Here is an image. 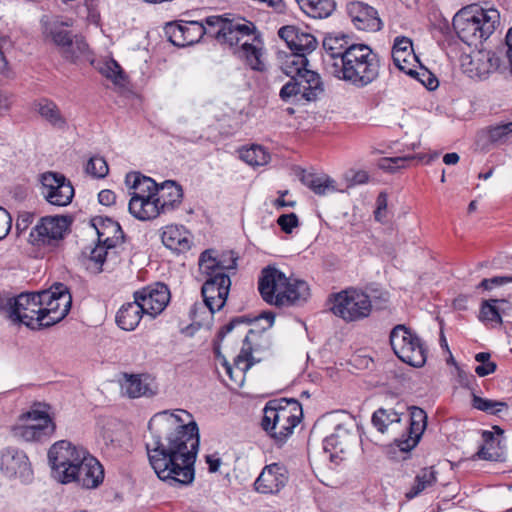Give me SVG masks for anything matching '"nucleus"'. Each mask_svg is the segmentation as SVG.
<instances>
[{"label": "nucleus", "instance_id": "obj_1", "mask_svg": "<svg viewBox=\"0 0 512 512\" xmlns=\"http://www.w3.org/2000/svg\"><path fill=\"white\" fill-rule=\"evenodd\" d=\"M148 428L152 442L146 444L149 462L157 477L173 488L191 485L199 450V429L185 410L154 415Z\"/></svg>", "mask_w": 512, "mask_h": 512}, {"label": "nucleus", "instance_id": "obj_2", "mask_svg": "<svg viewBox=\"0 0 512 512\" xmlns=\"http://www.w3.org/2000/svg\"><path fill=\"white\" fill-rule=\"evenodd\" d=\"M258 290L266 303L277 307L305 301L310 294L305 281L288 278L275 266H267L261 270Z\"/></svg>", "mask_w": 512, "mask_h": 512}, {"label": "nucleus", "instance_id": "obj_3", "mask_svg": "<svg viewBox=\"0 0 512 512\" xmlns=\"http://www.w3.org/2000/svg\"><path fill=\"white\" fill-rule=\"evenodd\" d=\"M379 71L380 62L372 49L365 44H356L341 58L340 63H334L330 74L357 87H364L378 77Z\"/></svg>", "mask_w": 512, "mask_h": 512}, {"label": "nucleus", "instance_id": "obj_4", "mask_svg": "<svg viewBox=\"0 0 512 512\" xmlns=\"http://www.w3.org/2000/svg\"><path fill=\"white\" fill-rule=\"evenodd\" d=\"M499 19L500 15L496 9L470 6L455 14L452 26L463 43L477 47L493 34L499 25Z\"/></svg>", "mask_w": 512, "mask_h": 512}, {"label": "nucleus", "instance_id": "obj_5", "mask_svg": "<svg viewBox=\"0 0 512 512\" xmlns=\"http://www.w3.org/2000/svg\"><path fill=\"white\" fill-rule=\"evenodd\" d=\"M303 415L301 404L295 399H273L263 408L262 429L281 446L293 434Z\"/></svg>", "mask_w": 512, "mask_h": 512}, {"label": "nucleus", "instance_id": "obj_6", "mask_svg": "<svg viewBox=\"0 0 512 512\" xmlns=\"http://www.w3.org/2000/svg\"><path fill=\"white\" fill-rule=\"evenodd\" d=\"M389 344L402 362L422 368L427 361L428 347L425 341L410 327L404 324L396 325L389 334Z\"/></svg>", "mask_w": 512, "mask_h": 512}, {"label": "nucleus", "instance_id": "obj_7", "mask_svg": "<svg viewBox=\"0 0 512 512\" xmlns=\"http://www.w3.org/2000/svg\"><path fill=\"white\" fill-rule=\"evenodd\" d=\"M90 454L80 446L61 440L54 443L48 451L52 476L62 484L71 483L78 467Z\"/></svg>", "mask_w": 512, "mask_h": 512}, {"label": "nucleus", "instance_id": "obj_8", "mask_svg": "<svg viewBox=\"0 0 512 512\" xmlns=\"http://www.w3.org/2000/svg\"><path fill=\"white\" fill-rule=\"evenodd\" d=\"M209 25V36L221 44L237 48L245 40H249L258 31L255 24L244 18H228L220 15L206 17Z\"/></svg>", "mask_w": 512, "mask_h": 512}, {"label": "nucleus", "instance_id": "obj_9", "mask_svg": "<svg viewBox=\"0 0 512 512\" xmlns=\"http://www.w3.org/2000/svg\"><path fill=\"white\" fill-rule=\"evenodd\" d=\"M55 429L49 414L33 407L20 415L18 424L13 427V433L26 442H40L48 439Z\"/></svg>", "mask_w": 512, "mask_h": 512}, {"label": "nucleus", "instance_id": "obj_10", "mask_svg": "<svg viewBox=\"0 0 512 512\" xmlns=\"http://www.w3.org/2000/svg\"><path fill=\"white\" fill-rule=\"evenodd\" d=\"M372 310L369 295L357 289H346L334 295L331 311L346 322L368 317Z\"/></svg>", "mask_w": 512, "mask_h": 512}, {"label": "nucleus", "instance_id": "obj_11", "mask_svg": "<svg viewBox=\"0 0 512 512\" xmlns=\"http://www.w3.org/2000/svg\"><path fill=\"white\" fill-rule=\"evenodd\" d=\"M38 292H25L10 298L7 317L14 324H23L31 329L42 328L43 310Z\"/></svg>", "mask_w": 512, "mask_h": 512}, {"label": "nucleus", "instance_id": "obj_12", "mask_svg": "<svg viewBox=\"0 0 512 512\" xmlns=\"http://www.w3.org/2000/svg\"><path fill=\"white\" fill-rule=\"evenodd\" d=\"M38 295L43 310L42 326L49 327L60 322L70 311L72 297L64 284L57 283L49 290L38 292Z\"/></svg>", "mask_w": 512, "mask_h": 512}, {"label": "nucleus", "instance_id": "obj_13", "mask_svg": "<svg viewBox=\"0 0 512 512\" xmlns=\"http://www.w3.org/2000/svg\"><path fill=\"white\" fill-rule=\"evenodd\" d=\"M98 244L91 249L89 254V268L95 272H101L106 257L117 245L123 242V231L119 223L106 219L101 221L100 227H96Z\"/></svg>", "mask_w": 512, "mask_h": 512}, {"label": "nucleus", "instance_id": "obj_14", "mask_svg": "<svg viewBox=\"0 0 512 512\" xmlns=\"http://www.w3.org/2000/svg\"><path fill=\"white\" fill-rule=\"evenodd\" d=\"M68 216H44L39 219L29 234V242L38 248L55 247L69 230Z\"/></svg>", "mask_w": 512, "mask_h": 512}, {"label": "nucleus", "instance_id": "obj_15", "mask_svg": "<svg viewBox=\"0 0 512 512\" xmlns=\"http://www.w3.org/2000/svg\"><path fill=\"white\" fill-rule=\"evenodd\" d=\"M40 194L51 205L64 207L72 202L74 188L60 173L45 172L40 176Z\"/></svg>", "mask_w": 512, "mask_h": 512}, {"label": "nucleus", "instance_id": "obj_16", "mask_svg": "<svg viewBox=\"0 0 512 512\" xmlns=\"http://www.w3.org/2000/svg\"><path fill=\"white\" fill-rule=\"evenodd\" d=\"M205 280L201 288V293L205 305L211 313H215L223 308L226 303L231 280L226 273L204 275Z\"/></svg>", "mask_w": 512, "mask_h": 512}, {"label": "nucleus", "instance_id": "obj_17", "mask_svg": "<svg viewBox=\"0 0 512 512\" xmlns=\"http://www.w3.org/2000/svg\"><path fill=\"white\" fill-rule=\"evenodd\" d=\"M134 299L146 315L155 318L161 314L170 301V291L164 283L156 282L134 292Z\"/></svg>", "mask_w": 512, "mask_h": 512}, {"label": "nucleus", "instance_id": "obj_18", "mask_svg": "<svg viewBox=\"0 0 512 512\" xmlns=\"http://www.w3.org/2000/svg\"><path fill=\"white\" fill-rule=\"evenodd\" d=\"M0 469L6 477H18L23 481H29L33 475L27 455L22 450L12 447L2 450Z\"/></svg>", "mask_w": 512, "mask_h": 512}, {"label": "nucleus", "instance_id": "obj_19", "mask_svg": "<svg viewBox=\"0 0 512 512\" xmlns=\"http://www.w3.org/2000/svg\"><path fill=\"white\" fill-rule=\"evenodd\" d=\"M233 53L252 70L258 72L266 70L264 43L259 32L249 40L243 41Z\"/></svg>", "mask_w": 512, "mask_h": 512}, {"label": "nucleus", "instance_id": "obj_20", "mask_svg": "<svg viewBox=\"0 0 512 512\" xmlns=\"http://www.w3.org/2000/svg\"><path fill=\"white\" fill-rule=\"evenodd\" d=\"M238 256L233 251L216 254L215 250L208 249L200 254L198 265L201 274L211 275L225 273L237 268Z\"/></svg>", "mask_w": 512, "mask_h": 512}, {"label": "nucleus", "instance_id": "obj_21", "mask_svg": "<svg viewBox=\"0 0 512 512\" xmlns=\"http://www.w3.org/2000/svg\"><path fill=\"white\" fill-rule=\"evenodd\" d=\"M288 482L287 469L279 464L266 465L254 485L257 492L262 494H277Z\"/></svg>", "mask_w": 512, "mask_h": 512}, {"label": "nucleus", "instance_id": "obj_22", "mask_svg": "<svg viewBox=\"0 0 512 512\" xmlns=\"http://www.w3.org/2000/svg\"><path fill=\"white\" fill-rule=\"evenodd\" d=\"M350 37L343 33L328 34L323 40V48L325 54L323 61L326 70L331 73L334 69V63H340L341 58L347 55L348 50L355 46Z\"/></svg>", "mask_w": 512, "mask_h": 512}, {"label": "nucleus", "instance_id": "obj_23", "mask_svg": "<svg viewBox=\"0 0 512 512\" xmlns=\"http://www.w3.org/2000/svg\"><path fill=\"white\" fill-rule=\"evenodd\" d=\"M354 427L353 422H350V424H339L335 427L334 432L323 440V449L326 453H329L331 460L337 458L339 454L346 452L355 443L356 434Z\"/></svg>", "mask_w": 512, "mask_h": 512}, {"label": "nucleus", "instance_id": "obj_24", "mask_svg": "<svg viewBox=\"0 0 512 512\" xmlns=\"http://www.w3.org/2000/svg\"><path fill=\"white\" fill-rule=\"evenodd\" d=\"M278 35L286 43L289 51L303 53L305 56L312 53L318 45L314 35L296 26L281 27Z\"/></svg>", "mask_w": 512, "mask_h": 512}, {"label": "nucleus", "instance_id": "obj_25", "mask_svg": "<svg viewBox=\"0 0 512 512\" xmlns=\"http://www.w3.org/2000/svg\"><path fill=\"white\" fill-rule=\"evenodd\" d=\"M347 13L359 30L374 32L381 28L382 21L378 11L363 2H350L347 5Z\"/></svg>", "mask_w": 512, "mask_h": 512}, {"label": "nucleus", "instance_id": "obj_26", "mask_svg": "<svg viewBox=\"0 0 512 512\" xmlns=\"http://www.w3.org/2000/svg\"><path fill=\"white\" fill-rule=\"evenodd\" d=\"M427 424L409 421V426L400 438H395L394 442L386 447V454L390 458H395L396 450L402 454V459L408 458V454L419 443Z\"/></svg>", "mask_w": 512, "mask_h": 512}, {"label": "nucleus", "instance_id": "obj_27", "mask_svg": "<svg viewBox=\"0 0 512 512\" xmlns=\"http://www.w3.org/2000/svg\"><path fill=\"white\" fill-rule=\"evenodd\" d=\"M72 482L87 489L97 488L104 480V469L101 463L89 455L74 473Z\"/></svg>", "mask_w": 512, "mask_h": 512}, {"label": "nucleus", "instance_id": "obj_28", "mask_svg": "<svg viewBox=\"0 0 512 512\" xmlns=\"http://www.w3.org/2000/svg\"><path fill=\"white\" fill-rule=\"evenodd\" d=\"M155 198L160 214L171 212L181 205L183 200V189L175 181L166 180L160 185L157 184V193H155Z\"/></svg>", "mask_w": 512, "mask_h": 512}, {"label": "nucleus", "instance_id": "obj_29", "mask_svg": "<svg viewBox=\"0 0 512 512\" xmlns=\"http://www.w3.org/2000/svg\"><path fill=\"white\" fill-rule=\"evenodd\" d=\"M161 238L165 247L176 253L187 252L192 245L191 234L182 225L165 226Z\"/></svg>", "mask_w": 512, "mask_h": 512}, {"label": "nucleus", "instance_id": "obj_30", "mask_svg": "<svg viewBox=\"0 0 512 512\" xmlns=\"http://www.w3.org/2000/svg\"><path fill=\"white\" fill-rule=\"evenodd\" d=\"M308 64L303 53L282 50L277 53V65L288 77H300L308 69Z\"/></svg>", "mask_w": 512, "mask_h": 512}, {"label": "nucleus", "instance_id": "obj_31", "mask_svg": "<svg viewBox=\"0 0 512 512\" xmlns=\"http://www.w3.org/2000/svg\"><path fill=\"white\" fill-rule=\"evenodd\" d=\"M129 213L140 221H149L160 215V210L155 196L131 197L128 203Z\"/></svg>", "mask_w": 512, "mask_h": 512}, {"label": "nucleus", "instance_id": "obj_32", "mask_svg": "<svg viewBox=\"0 0 512 512\" xmlns=\"http://www.w3.org/2000/svg\"><path fill=\"white\" fill-rule=\"evenodd\" d=\"M125 184L129 188L131 197H151L157 193V183L140 172H130L125 177Z\"/></svg>", "mask_w": 512, "mask_h": 512}, {"label": "nucleus", "instance_id": "obj_33", "mask_svg": "<svg viewBox=\"0 0 512 512\" xmlns=\"http://www.w3.org/2000/svg\"><path fill=\"white\" fill-rule=\"evenodd\" d=\"M302 183L310 188L315 194L325 196L335 192H343L336 181L326 174H316L303 171Z\"/></svg>", "mask_w": 512, "mask_h": 512}, {"label": "nucleus", "instance_id": "obj_34", "mask_svg": "<svg viewBox=\"0 0 512 512\" xmlns=\"http://www.w3.org/2000/svg\"><path fill=\"white\" fill-rule=\"evenodd\" d=\"M145 375L125 374L121 381L122 393L129 398L149 397L155 394L154 389L147 382Z\"/></svg>", "mask_w": 512, "mask_h": 512}, {"label": "nucleus", "instance_id": "obj_35", "mask_svg": "<svg viewBox=\"0 0 512 512\" xmlns=\"http://www.w3.org/2000/svg\"><path fill=\"white\" fill-rule=\"evenodd\" d=\"M145 314L143 308L134 299L133 302L123 304L116 313L117 325L125 331H133Z\"/></svg>", "mask_w": 512, "mask_h": 512}, {"label": "nucleus", "instance_id": "obj_36", "mask_svg": "<svg viewBox=\"0 0 512 512\" xmlns=\"http://www.w3.org/2000/svg\"><path fill=\"white\" fill-rule=\"evenodd\" d=\"M298 79L306 101H315L324 92V83L317 72L307 69Z\"/></svg>", "mask_w": 512, "mask_h": 512}, {"label": "nucleus", "instance_id": "obj_37", "mask_svg": "<svg viewBox=\"0 0 512 512\" xmlns=\"http://www.w3.org/2000/svg\"><path fill=\"white\" fill-rule=\"evenodd\" d=\"M34 106L38 114L53 127L64 129L67 126L65 117L62 115L57 104L52 100L42 98Z\"/></svg>", "mask_w": 512, "mask_h": 512}, {"label": "nucleus", "instance_id": "obj_38", "mask_svg": "<svg viewBox=\"0 0 512 512\" xmlns=\"http://www.w3.org/2000/svg\"><path fill=\"white\" fill-rule=\"evenodd\" d=\"M297 2L308 16L315 19L329 17L336 6L334 0H297Z\"/></svg>", "mask_w": 512, "mask_h": 512}, {"label": "nucleus", "instance_id": "obj_39", "mask_svg": "<svg viewBox=\"0 0 512 512\" xmlns=\"http://www.w3.org/2000/svg\"><path fill=\"white\" fill-rule=\"evenodd\" d=\"M482 439L484 444L479 448L476 453V456L479 459L486 461H502L503 454L494 449L495 443L499 444V441L496 440L494 433L489 430L482 431Z\"/></svg>", "mask_w": 512, "mask_h": 512}, {"label": "nucleus", "instance_id": "obj_40", "mask_svg": "<svg viewBox=\"0 0 512 512\" xmlns=\"http://www.w3.org/2000/svg\"><path fill=\"white\" fill-rule=\"evenodd\" d=\"M241 160L256 167L266 165L270 161L269 152L261 145H251L239 151Z\"/></svg>", "mask_w": 512, "mask_h": 512}, {"label": "nucleus", "instance_id": "obj_41", "mask_svg": "<svg viewBox=\"0 0 512 512\" xmlns=\"http://www.w3.org/2000/svg\"><path fill=\"white\" fill-rule=\"evenodd\" d=\"M497 303L505 304L507 301L505 299H489L482 301L478 316L481 322L485 324H502L501 311L499 307L496 306Z\"/></svg>", "mask_w": 512, "mask_h": 512}, {"label": "nucleus", "instance_id": "obj_42", "mask_svg": "<svg viewBox=\"0 0 512 512\" xmlns=\"http://www.w3.org/2000/svg\"><path fill=\"white\" fill-rule=\"evenodd\" d=\"M436 481V471H434L432 467L422 469V471L416 475L413 486L406 493V498L413 499L417 497L427 487L435 484Z\"/></svg>", "mask_w": 512, "mask_h": 512}, {"label": "nucleus", "instance_id": "obj_43", "mask_svg": "<svg viewBox=\"0 0 512 512\" xmlns=\"http://www.w3.org/2000/svg\"><path fill=\"white\" fill-rule=\"evenodd\" d=\"M183 27V37H185L184 45L189 46L193 45L200 41V39L204 35L209 36L208 28L209 25L206 24V19L204 22L198 21H182Z\"/></svg>", "mask_w": 512, "mask_h": 512}, {"label": "nucleus", "instance_id": "obj_44", "mask_svg": "<svg viewBox=\"0 0 512 512\" xmlns=\"http://www.w3.org/2000/svg\"><path fill=\"white\" fill-rule=\"evenodd\" d=\"M438 157L437 153L434 154H420L418 156L415 155H405V156H398V157H386V172H396L400 168L406 167V165L418 158L420 161L425 162L426 164H429L434 159Z\"/></svg>", "mask_w": 512, "mask_h": 512}, {"label": "nucleus", "instance_id": "obj_45", "mask_svg": "<svg viewBox=\"0 0 512 512\" xmlns=\"http://www.w3.org/2000/svg\"><path fill=\"white\" fill-rule=\"evenodd\" d=\"M393 64L396 68L399 69V71L407 74L410 77H417L419 75L418 71L416 69H413L412 67L405 66L403 63L410 64V61L418 62V59L416 55L414 54L413 50H406V51H395L392 50L391 52Z\"/></svg>", "mask_w": 512, "mask_h": 512}, {"label": "nucleus", "instance_id": "obj_46", "mask_svg": "<svg viewBox=\"0 0 512 512\" xmlns=\"http://www.w3.org/2000/svg\"><path fill=\"white\" fill-rule=\"evenodd\" d=\"M371 423L375 428L377 435H373L371 432L369 435H360V441L364 447H367L369 442L381 446L379 440L381 439V435L384 433V408H379L373 413Z\"/></svg>", "mask_w": 512, "mask_h": 512}, {"label": "nucleus", "instance_id": "obj_47", "mask_svg": "<svg viewBox=\"0 0 512 512\" xmlns=\"http://www.w3.org/2000/svg\"><path fill=\"white\" fill-rule=\"evenodd\" d=\"M471 405L474 409L491 415H498L503 409L508 408L506 402L482 398L475 392L472 393Z\"/></svg>", "mask_w": 512, "mask_h": 512}, {"label": "nucleus", "instance_id": "obj_48", "mask_svg": "<svg viewBox=\"0 0 512 512\" xmlns=\"http://www.w3.org/2000/svg\"><path fill=\"white\" fill-rule=\"evenodd\" d=\"M253 330L249 329L243 338V346L241 348L240 353L234 360L235 368L238 369L241 373H245L248 371L253 363L252 359V347L249 341L250 334H253Z\"/></svg>", "mask_w": 512, "mask_h": 512}, {"label": "nucleus", "instance_id": "obj_49", "mask_svg": "<svg viewBox=\"0 0 512 512\" xmlns=\"http://www.w3.org/2000/svg\"><path fill=\"white\" fill-rule=\"evenodd\" d=\"M50 36L53 42L60 47L62 55H73L74 52L69 50V46H71V41L74 39V36L66 30L62 25H56L50 30Z\"/></svg>", "mask_w": 512, "mask_h": 512}, {"label": "nucleus", "instance_id": "obj_50", "mask_svg": "<svg viewBox=\"0 0 512 512\" xmlns=\"http://www.w3.org/2000/svg\"><path fill=\"white\" fill-rule=\"evenodd\" d=\"M488 139L492 143H505L512 135V121L489 127Z\"/></svg>", "mask_w": 512, "mask_h": 512}, {"label": "nucleus", "instance_id": "obj_51", "mask_svg": "<svg viewBox=\"0 0 512 512\" xmlns=\"http://www.w3.org/2000/svg\"><path fill=\"white\" fill-rule=\"evenodd\" d=\"M71 46H69V50L74 52L73 55H62L65 59L76 62L81 59L89 60V49L85 40L80 36H74V39L71 41Z\"/></svg>", "mask_w": 512, "mask_h": 512}, {"label": "nucleus", "instance_id": "obj_52", "mask_svg": "<svg viewBox=\"0 0 512 512\" xmlns=\"http://www.w3.org/2000/svg\"><path fill=\"white\" fill-rule=\"evenodd\" d=\"M85 171L94 178H104L109 172V167L103 157L93 156L88 160Z\"/></svg>", "mask_w": 512, "mask_h": 512}, {"label": "nucleus", "instance_id": "obj_53", "mask_svg": "<svg viewBox=\"0 0 512 512\" xmlns=\"http://www.w3.org/2000/svg\"><path fill=\"white\" fill-rule=\"evenodd\" d=\"M490 358L489 352H479L475 355V360L480 363V365L475 367V373L479 377H485L496 371L497 364L491 361Z\"/></svg>", "mask_w": 512, "mask_h": 512}, {"label": "nucleus", "instance_id": "obj_54", "mask_svg": "<svg viewBox=\"0 0 512 512\" xmlns=\"http://www.w3.org/2000/svg\"><path fill=\"white\" fill-rule=\"evenodd\" d=\"M299 95L302 96V91L298 77H290V80L283 85L279 92L280 98L285 102L292 101Z\"/></svg>", "mask_w": 512, "mask_h": 512}, {"label": "nucleus", "instance_id": "obj_55", "mask_svg": "<svg viewBox=\"0 0 512 512\" xmlns=\"http://www.w3.org/2000/svg\"><path fill=\"white\" fill-rule=\"evenodd\" d=\"M165 35L168 40L177 47H185L183 37V27L181 22H171L166 24L164 28Z\"/></svg>", "mask_w": 512, "mask_h": 512}, {"label": "nucleus", "instance_id": "obj_56", "mask_svg": "<svg viewBox=\"0 0 512 512\" xmlns=\"http://www.w3.org/2000/svg\"><path fill=\"white\" fill-rule=\"evenodd\" d=\"M100 72L114 83H119L123 80V71L121 66L113 59L103 63L100 67Z\"/></svg>", "mask_w": 512, "mask_h": 512}, {"label": "nucleus", "instance_id": "obj_57", "mask_svg": "<svg viewBox=\"0 0 512 512\" xmlns=\"http://www.w3.org/2000/svg\"><path fill=\"white\" fill-rule=\"evenodd\" d=\"M277 224L280 226L282 231L290 234L293 229L299 225V220L295 213L282 214L278 217Z\"/></svg>", "mask_w": 512, "mask_h": 512}, {"label": "nucleus", "instance_id": "obj_58", "mask_svg": "<svg viewBox=\"0 0 512 512\" xmlns=\"http://www.w3.org/2000/svg\"><path fill=\"white\" fill-rule=\"evenodd\" d=\"M512 282V276H495L492 278H484L478 285L477 289L492 290L494 287L502 286Z\"/></svg>", "mask_w": 512, "mask_h": 512}, {"label": "nucleus", "instance_id": "obj_59", "mask_svg": "<svg viewBox=\"0 0 512 512\" xmlns=\"http://www.w3.org/2000/svg\"><path fill=\"white\" fill-rule=\"evenodd\" d=\"M12 48V41L6 35H0V72L5 74L8 71L6 52Z\"/></svg>", "mask_w": 512, "mask_h": 512}, {"label": "nucleus", "instance_id": "obj_60", "mask_svg": "<svg viewBox=\"0 0 512 512\" xmlns=\"http://www.w3.org/2000/svg\"><path fill=\"white\" fill-rule=\"evenodd\" d=\"M345 179L349 187L362 185L369 181V175L364 170H350L345 174Z\"/></svg>", "mask_w": 512, "mask_h": 512}, {"label": "nucleus", "instance_id": "obj_61", "mask_svg": "<svg viewBox=\"0 0 512 512\" xmlns=\"http://www.w3.org/2000/svg\"><path fill=\"white\" fill-rule=\"evenodd\" d=\"M418 73L419 75L414 78L417 79L428 90H434L438 87V80L430 71L427 69H421V72Z\"/></svg>", "mask_w": 512, "mask_h": 512}, {"label": "nucleus", "instance_id": "obj_62", "mask_svg": "<svg viewBox=\"0 0 512 512\" xmlns=\"http://www.w3.org/2000/svg\"><path fill=\"white\" fill-rule=\"evenodd\" d=\"M478 56L479 60H485L492 73L500 67L501 60L495 52L479 51Z\"/></svg>", "mask_w": 512, "mask_h": 512}, {"label": "nucleus", "instance_id": "obj_63", "mask_svg": "<svg viewBox=\"0 0 512 512\" xmlns=\"http://www.w3.org/2000/svg\"><path fill=\"white\" fill-rule=\"evenodd\" d=\"M12 225V218L4 208L0 207V240L9 233Z\"/></svg>", "mask_w": 512, "mask_h": 512}, {"label": "nucleus", "instance_id": "obj_64", "mask_svg": "<svg viewBox=\"0 0 512 512\" xmlns=\"http://www.w3.org/2000/svg\"><path fill=\"white\" fill-rule=\"evenodd\" d=\"M407 409L408 407L405 404L398 403L397 409L386 410V421H389L390 424L400 423Z\"/></svg>", "mask_w": 512, "mask_h": 512}]
</instances>
